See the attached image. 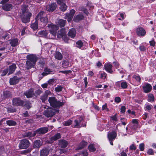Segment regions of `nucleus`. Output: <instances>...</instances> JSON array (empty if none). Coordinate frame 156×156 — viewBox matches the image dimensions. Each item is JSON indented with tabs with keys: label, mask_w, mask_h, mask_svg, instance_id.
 Listing matches in <instances>:
<instances>
[{
	"label": "nucleus",
	"mask_w": 156,
	"mask_h": 156,
	"mask_svg": "<svg viewBox=\"0 0 156 156\" xmlns=\"http://www.w3.org/2000/svg\"><path fill=\"white\" fill-rule=\"evenodd\" d=\"M20 79L16 76H14L12 78H10L9 83L11 85H15L19 82Z\"/></svg>",
	"instance_id": "obj_19"
},
{
	"label": "nucleus",
	"mask_w": 156,
	"mask_h": 156,
	"mask_svg": "<svg viewBox=\"0 0 156 156\" xmlns=\"http://www.w3.org/2000/svg\"><path fill=\"white\" fill-rule=\"evenodd\" d=\"M48 101L51 106L58 109L60 107L62 106L64 103L57 100L54 97L49 98Z\"/></svg>",
	"instance_id": "obj_1"
},
{
	"label": "nucleus",
	"mask_w": 156,
	"mask_h": 156,
	"mask_svg": "<svg viewBox=\"0 0 156 156\" xmlns=\"http://www.w3.org/2000/svg\"><path fill=\"white\" fill-rule=\"evenodd\" d=\"M24 104L23 100H21L19 98H15L13 99L12 104L13 105L16 106H22Z\"/></svg>",
	"instance_id": "obj_10"
},
{
	"label": "nucleus",
	"mask_w": 156,
	"mask_h": 156,
	"mask_svg": "<svg viewBox=\"0 0 156 156\" xmlns=\"http://www.w3.org/2000/svg\"><path fill=\"white\" fill-rule=\"evenodd\" d=\"M36 19L40 20V21L44 23H47L48 21V18L46 16V14L43 12H40L37 15Z\"/></svg>",
	"instance_id": "obj_5"
},
{
	"label": "nucleus",
	"mask_w": 156,
	"mask_h": 156,
	"mask_svg": "<svg viewBox=\"0 0 156 156\" xmlns=\"http://www.w3.org/2000/svg\"><path fill=\"white\" fill-rule=\"evenodd\" d=\"M57 5L55 3H52L51 4L47 5L46 10L48 11H53L55 9Z\"/></svg>",
	"instance_id": "obj_15"
},
{
	"label": "nucleus",
	"mask_w": 156,
	"mask_h": 156,
	"mask_svg": "<svg viewBox=\"0 0 156 156\" xmlns=\"http://www.w3.org/2000/svg\"><path fill=\"white\" fill-rule=\"evenodd\" d=\"M83 120L82 116H77V119L75 120L73 122V126L74 127L79 128L83 126L81 124Z\"/></svg>",
	"instance_id": "obj_6"
},
{
	"label": "nucleus",
	"mask_w": 156,
	"mask_h": 156,
	"mask_svg": "<svg viewBox=\"0 0 156 156\" xmlns=\"http://www.w3.org/2000/svg\"><path fill=\"white\" fill-rule=\"evenodd\" d=\"M63 89V87L61 85H58L55 88V90L56 92H59L61 91Z\"/></svg>",
	"instance_id": "obj_46"
},
{
	"label": "nucleus",
	"mask_w": 156,
	"mask_h": 156,
	"mask_svg": "<svg viewBox=\"0 0 156 156\" xmlns=\"http://www.w3.org/2000/svg\"><path fill=\"white\" fill-rule=\"evenodd\" d=\"M121 122L122 124L123 125H126L127 122V119H121Z\"/></svg>",
	"instance_id": "obj_54"
},
{
	"label": "nucleus",
	"mask_w": 156,
	"mask_h": 156,
	"mask_svg": "<svg viewBox=\"0 0 156 156\" xmlns=\"http://www.w3.org/2000/svg\"><path fill=\"white\" fill-rule=\"evenodd\" d=\"M65 32L63 30L61 29L60 31H58L57 34V36L58 38L63 37L65 35Z\"/></svg>",
	"instance_id": "obj_33"
},
{
	"label": "nucleus",
	"mask_w": 156,
	"mask_h": 156,
	"mask_svg": "<svg viewBox=\"0 0 156 156\" xmlns=\"http://www.w3.org/2000/svg\"><path fill=\"white\" fill-rule=\"evenodd\" d=\"M48 27L50 33L54 37L56 36L57 31L59 27L56 25L52 24V23L48 24Z\"/></svg>",
	"instance_id": "obj_7"
},
{
	"label": "nucleus",
	"mask_w": 156,
	"mask_h": 156,
	"mask_svg": "<svg viewBox=\"0 0 156 156\" xmlns=\"http://www.w3.org/2000/svg\"><path fill=\"white\" fill-rule=\"evenodd\" d=\"M36 63L31 61L29 60H27L26 61V66L27 69H29L35 66Z\"/></svg>",
	"instance_id": "obj_23"
},
{
	"label": "nucleus",
	"mask_w": 156,
	"mask_h": 156,
	"mask_svg": "<svg viewBox=\"0 0 156 156\" xmlns=\"http://www.w3.org/2000/svg\"><path fill=\"white\" fill-rule=\"evenodd\" d=\"M136 30L137 35L139 36H144L146 34V31L142 27L137 28Z\"/></svg>",
	"instance_id": "obj_13"
},
{
	"label": "nucleus",
	"mask_w": 156,
	"mask_h": 156,
	"mask_svg": "<svg viewBox=\"0 0 156 156\" xmlns=\"http://www.w3.org/2000/svg\"><path fill=\"white\" fill-rule=\"evenodd\" d=\"M128 86L127 83L125 81H122L121 82V87L122 89H126Z\"/></svg>",
	"instance_id": "obj_44"
},
{
	"label": "nucleus",
	"mask_w": 156,
	"mask_h": 156,
	"mask_svg": "<svg viewBox=\"0 0 156 156\" xmlns=\"http://www.w3.org/2000/svg\"><path fill=\"white\" fill-rule=\"evenodd\" d=\"M39 34L42 37H45L47 34V32L46 31L43 30L39 32Z\"/></svg>",
	"instance_id": "obj_47"
},
{
	"label": "nucleus",
	"mask_w": 156,
	"mask_h": 156,
	"mask_svg": "<svg viewBox=\"0 0 156 156\" xmlns=\"http://www.w3.org/2000/svg\"><path fill=\"white\" fill-rule=\"evenodd\" d=\"M148 101L152 102L154 101V97L152 94H150L148 95Z\"/></svg>",
	"instance_id": "obj_41"
},
{
	"label": "nucleus",
	"mask_w": 156,
	"mask_h": 156,
	"mask_svg": "<svg viewBox=\"0 0 156 156\" xmlns=\"http://www.w3.org/2000/svg\"><path fill=\"white\" fill-rule=\"evenodd\" d=\"M37 19L36 18V21L34 23H32L31 25V27L34 30H36L38 28V23Z\"/></svg>",
	"instance_id": "obj_34"
},
{
	"label": "nucleus",
	"mask_w": 156,
	"mask_h": 156,
	"mask_svg": "<svg viewBox=\"0 0 156 156\" xmlns=\"http://www.w3.org/2000/svg\"><path fill=\"white\" fill-rule=\"evenodd\" d=\"M152 107V105L149 103H146L145 105V110L146 111H149L151 109Z\"/></svg>",
	"instance_id": "obj_39"
},
{
	"label": "nucleus",
	"mask_w": 156,
	"mask_h": 156,
	"mask_svg": "<svg viewBox=\"0 0 156 156\" xmlns=\"http://www.w3.org/2000/svg\"><path fill=\"white\" fill-rule=\"evenodd\" d=\"M88 148L90 152H94L96 150L95 145L93 144H90L88 146Z\"/></svg>",
	"instance_id": "obj_37"
},
{
	"label": "nucleus",
	"mask_w": 156,
	"mask_h": 156,
	"mask_svg": "<svg viewBox=\"0 0 156 156\" xmlns=\"http://www.w3.org/2000/svg\"><path fill=\"white\" fill-rule=\"evenodd\" d=\"M55 58L58 60H61L63 56L61 53L59 52H56L55 55Z\"/></svg>",
	"instance_id": "obj_30"
},
{
	"label": "nucleus",
	"mask_w": 156,
	"mask_h": 156,
	"mask_svg": "<svg viewBox=\"0 0 156 156\" xmlns=\"http://www.w3.org/2000/svg\"><path fill=\"white\" fill-rule=\"evenodd\" d=\"M150 44L151 46L154 47L155 45V42L154 40H152L149 41Z\"/></svg>",
	"instance_id": "obj_62"
},
{
	"label": "nucleus",
	"mask_w": 156,
	"mask_h": 156,
	"mask_svg": "<svg viewBox=\"0 0 156 156\" xmlns=\"http://www.w3.org/2000/svg\"><path fill=\"white\" fill-rule=\"evenodd\" d=\"M138 125V119H135L132 120V123L129 124L128 126L129 128V132L130 134H133L136 132Z\"/></svg>",
	"instance_id": "obj_2"
},
{
	"label": "nucleus",
	"mask_w": 156,
	"mask_h": 156,
	"mask_svg": "<svg viewBox=\"0 0 156 156\" xmlns=\"http://www.w3.org/2000/svg\"><path fill=\"white\" fill-rule=\"evenodd\" d=\"M66 22V20L62 19H60L59 20L58 24L60 27H64Z\"/></svg>",
	"instance_id": "obj_31"
},
{
	"label": "nucleus",
	"mask_w": 156,
	"mask_h": 156,
	"mask_svg": "<svg viewBox=\"0 0 156 156\" xmlns=\"http://www.w3.org/2000/svg\"><path fill=\"white\" fill-rule=\"evenodd\" d=\"M3 9L5 11L10 10L12 8V5L10 4H7L4 5L2 7Z\"/></svg>",
	"instance_id": "obj_24"
},
{
	"label": "nucleus",
	"mask_w": 156,
	"mask_h": 156,
	"mask_svg": "<svg viewBox=\"0 0 156 156\" xmlns=\"http://www.w3.org/2000/svg\"><path fill=\"white\" fill-rule=\"evenodd\" d=\"M7 111L9 113H12L16 112V110L14 108H8L7 109Z\"/></svg>",
	"instance_id": "obj_51"
},
{
	"label": "nucleus",
	"mask_w": 156,
	"mask_h": 156,
	"mask_svg": "<svg viewBox=\"0 0 156 156\" xmlns=\"http://www.w3.org/2000/svg\"><path fill=\"white\" fill-rule=\"evenodd\" d=\"M75 12V11L74 9H71L70 11V13H67L66 14V17H65L64 18L66 19L67 18H68V21L69 22H71Z\"/></svg>",
	"instance_id": "obj_11"
},
{
	"label": "nucleus",
	"mask_w": 156,
	"mask_h": 156,
	"mask_svg": "<svg viewBox=\"0 0 156 156\" xmlns=\"http://www.w3.org/2000/svg\"><path fill=\"white\" fill-rule=\"evenodd\" d=\"M76 31L74 28H72L69 30L68 35L71 38H74L76 35Z\"/></svg>",
	"instance_id": "obj_22"
},
{
	"label": "nucleus",
	"mask_w": 156,
	"mask_h": 156,
	"mask_svg": "<svg viewBox=\"0 0 156 156\" xmlns=\"http://www.w3.org/2000/svg\"><path fill=\"white\" fill-rule=\"evenodd\" d=\"M23 104H24L25 106L27 109H29L31 107V104L28 101H26L25 103H24Z\"/></svg>",
	"instance_id": "obj_49"
},
{
	"label": "nucleus",
	"mask_w": 156,
	"mask_h": 156,
	"mask_svg": "<svg viewBox=\"0 0 156 156\" xmlns=\"http://www.w3.org/2000/svg\"><path fill=\"white\" fill-rule=\"evenodd\" d=\"M133 79H135L138 82H139L140 80V77L138 75H134L133 76Z\"/></svg>",
	"instance_id": "obj_55"
},
{
	"label": "nucleus",
	"mask_w": 156,
	"mask_h": 156,
	"mask_svg": "<svg viewBox=\"0 0 156 156\" xmlns=\"http://www.w3.org/2000/svg\"><path fill=\"white\" fill-rule=\"evenodd\" d=\"M48 128L46 127L40 128L37 129L36 131V133L44 134L47 133L48 131Z\"/></svg>",
	"instance_id": "obj_17"
},
{
	"label": "nucleus",
	"mask_w": 156,
	"mask_h": 156,
	"mask_svg": "<svg viewBox=\"0 0 156 156\" xmlns=\"http://www.w3.org/2000/svg\"><path fill=\"white\" fill-rule=\"evenodd\" d=\"M62 66L64 68H67L69 65V62L68 60H63L62 63Z\"/></svg>",
	"instance_id": "obj_36"
},
{
	"label": "nucleus",
	"mask_w": 156,
	"mask_h": 156,
	"mask_svg": "<svg viewBox=\"0 0 156 156\" xmlns=\"http://www.w3.org/2000/svg\"><path fill=\"white\" fill-rule=\"evenodd\" d=\"M76 46L80 48L83 46V43L81 41H79L76 43Z\"/></svg>",
	"instance_id": "obj_45"
},
{
	"label": "nucleus",
	"mask_w": 156,
	"mask_h": 156,
	"mask_svg": "<svg viewBox=\"0 0 156 156\" xmlns=\"http://www.w3.org/2000/svg\"><path fill=\"white\" fill-rule=\"evenodd\" d=\"M144 92L146 93L150 92L151 90L152 86L149 83H146L143 86Z\"/></svg>",
	"instance_id": "obj_18"
},
{
	"label": "nucleus",
	"mask_w": 156,
	"mask_h": 156,
	"mask_svg": "<svg viewBox=\"0 0 156 156\" xmlns=\"http://www.w3.org/2000/svg\"><path fill=\"white\" fill-rule=\"evenodd\" d=\"M112 65L110 63H106L104 66V68L105 70L110 73H112L113 72L112 69Z\"/></svg>",
	"instance_id": "obj_12"
},
{
	"label": "nucleus",
	"mask_w": 156,
	"mask_h": 156,
	"mask_svg": "<svg viewBox=\"0 0 156 156\" xmlns=\"http://www.w3.org/2000/svg\"><path fill=\"white\" fill-rule=\"evenodd\" d=\"M60 5L61 6L60 7V9L61 11L63 12H64L66 10L67 8V6L66 5L65 3H64Z\"/></svg>",
	"instance_id": "obj_38"
},
{
	"label": "nucleus",
	"mask_w": 156,
	"mask_h": 156,
	"mask_svg": "<svg viewBox=\"0 0 156 156\" xmlns=\"http://www.w3.org/2000/svg\"><path fill=\"white\" fill-rule=\"evenodd\" d=\"M147 153L149 155H152L154 154V152L152 149H149L147 151Z\"/></svg>",
	"instance_id": "obj_61"
},
{
	"label": "nucleus",
	"mask_w": 156,
	"mask_h": 156,
	"mask_svg": "<svg viewBox=\"0 0 156 156\" xmlns=\"http://www.w3.org/2000/svg\"><path fill=\"white\" fill-rule=\"evenodd\" d=\"M71 71L70 70H65V71H60L59 73H62L64 74H67L69 73H70Z\"/></svg>",
	"instance_id": "obj_57"
},
{
	"label": "nucleus",
	"mask_w": 156,
	"mask_h": 156,
	"mask_svg": "<svg viewBox=\"0 0 156 156\" xmlns=\"http://www.w3.org/2000/svg\"><path fill=\"white\" fill-rule=\"evenodd\" d=\"M87 153L86 151H83L76 155L77 156H87Z\"/></svg>",
	"instance_id": "obj_48"
},
{
	"label": "nucleus",
	"mask_w": 156,
	"mask_h": 156,
	"mask_svg": "<svg viewBox=\"0 0 156 156\" xmlns=\"http://www.w3.org/2000/svg\"><path fill=\"white\" fill-rule=\"evenodd\" d=\"M84 16L81 14H79L75 16L73 19V20L75 22H78L80 20L83 19Z\"/></svg>",
	"instance_id": "obj_25"
},
{
	"label": "nucleus",
	"mask_w": 156,
	"mask_h": 156,
	"mask_svg": "<svg viewBox=\"0 0 156 156\" xmlns=\"http://www.w3.org/2000/svg\"><path fill=\"white\" fill-rule=\"evenodd\" d=\"M16 68V65L15 64H13L12 65L9 66V72L8 74H12L15 70Z\"/></svg>",
	"instance_id": "obj_29"
},
{
	"label": "nucleus",
	"mask_w": 156,
	"mask_h": 156,
	"mask_svg": "<svg viewBox=\"0 0 156 156\" xmlns=\"http://www.w3.org/2000/svg\"><path fill=\"white\" fill-rule=\"evenodd\" d=\"M36 134V131H34L33 133L28 132L26 133V136L27 137L34 136Z\"/></svg>",
	"instance_id": "obj_40"
},
{
	"label": "nucleus",
	"mask_w": 156,
	"mask_h": 156,
	"mask_svg": "<svg viewBox=\"0 0 156 156\" xmlns=\"http://www.w3.org/2000/svg\"><path fill=\"white\" fill-rule=\"evenodd\" d=\"M6 124L9 126H15L17 124L16 122L13 120H9L7 121Z\"/></svg>",
	"instance_id": "obj_35"
},
{
	"label": "nucleus",
	"mask_w": 156,
	"mask_h": 156,
	"mask_svg": "<svg viewBox=\"0 0 156 156\" xmlns=\"http://www.w3.org/2000/svg\"><path fill=\"white\" fill-rule=\"evenodd\" d=\"M48 97L44 94L41 97V99L42 100V102H44L47 99Z\"/></svg>",
	"instance_id": "obj_50"
},
{
	"label": "nucleus",
	"mask_w": 156,
	"mask_h": 156,
	"mask_svg": "<svg viewBox=\"0 0 156 156\" xmlns=\"http://www.w3.org/2000/svg\"><path fill=\"white\" fill-rule=\"evenodd\" d=\"M27 58L28 60L32 61L35 63H36L37 59V56L34 54H30L27 55Z\"/></svg>",
	"instance_id": "obj_16"
},
{
	"label": "nucleus",
	"mask_w": 156,
	"mask_h": 156,
	"mask_svg": "<svg viewBox=\"0 0 156 156\" xmlns=\"http://www.w3.org/2000/svg\"><path fill=\"white\" fill-rule=\"evenodd\" d=\"M24 94L28 98L32 97L34 95V90L32 89H30L27 91L24 92Z\"/></svg>",
	"instance_id": "obj_20"
},
{
	"label": "nucleus",
	"mask_w": 156,
	"mask_h": 156,
	"mask_svg": "<svg viewBox=\"0 0 156 156\" xmlns=\"http://www.w3.org/2000/svg\"><path fill=\"white\" fill-rule=\"evenodd\" d=\"M144 144L143 143L139 145V148L141 151H143L144 149Z\"/></svg>",
	"instance_id": "obj_60"
},
{
	"label": "nucleus",
	"mask_w": 156,
	"mask_h": 156,
	"mask_svg": "<svg viewBox=\"0 0 156 156\" xmlns=\"http://www.w3.org/2000/svg\"><path fill=\"white\" fill-rule=\"evenodd\" d=\"M41 88H39L35 92V95H39L42 92Z\"/></svg>",
	"instance_id": "obj_52"
},
{
	"label": "nucleus",
	"mask_w": 156,
	"mask_h": 156,
	"mask_svg": "<svg viewBox=\"0 0 156 156\" xmlns=\"http://www.w3.org/2000/svg\"><path fill=\"white\" fill-rule=\"evenodd\" d=\"M100 78L105 81V80L107 77V74L104 72H100L99 74Z\"/></svg>",
	"instance_id": "obj_28"
},
{
	"label": "nucleus",
	"mask_w": 156,
	"mask_h": 156,
	"mask_svg": "<svg viewBox=\"0 0 156 156\" xmlns=\"http://www.w3.org/2000/svg\"><path fill=\"white\" fill-rule=\"evenodd\" d=\"M9 43L12 46L15 47L19 44L18 39L16 38L11 40H10Z\"/></svg>",
	"instance_id": "obj_27"
},
{
	"label": "nucleus",
	"mask_w": 156,
	"mask_h": 156,
	"mask_svg": "<svg viewBox=\"0 0 156 156\" xmlns=\"http://www.w3.org/2000/svg\"><path fill=\"white\" fill-rule=\"evenodd\" d=\"M117 133L116 132L114 131H113L111 132L108 133V137L110 141V144L111 145H113L112 141L115 139Z\"/></svg>",
	"instance_id": "obj_9"
},
{
	"label": "nucleus",
	"mask_w": 156,
	"mask_h": 156,
	"mask_svg": "<svg viewBox=\"0 0 156 156\" xmlns=\"http://www.w3.org/2000/svg\"><path fill=\"white\" fill-rule=\"evenodd\" d=\"M3 95L5 97H7L10 95V93L9 91H5L4 92Z\"/></svg>",
	"instance_id": "obj_59"
},
{
	"label": "nucleus",
	"mask_w": 156,
	"mask_h": 156,
	"mask_svg": "<svg viewBox=\"0 0 156 156\" xmlns=\"http://www.w3.org/2000/svg\"><path fill=\"white\" fill-rule=\"evenodd\" d=\"M54 73L53 71H52L50 69L45 68L44 69V72L42 73V75L43 76H45L49 74H53Z\"/></svg>",
	"instance_id": "obj_21"
},
{
	"label": "nucleus",
	"mask_w": 156,
	"mask_h": 156,
	"mask_svg": "<svg viewBox=\"0 0 156 156\" xmlns=\"http://www.w3.org/2000/svg\"><path fill=\"white\" fill-rule=\"evenodd\" d=\"M30 145L29 141L26 139L22 140L19 144V147L20 149H25L28 148Z\"/></svg>",
	"instance_id": "obj_8"
},
{
	"label": "nucleus",
	"mask_w": 156,
	"mask_h": 156,
	"mask_svg": "<svg viewBox=\"0 0 156 156\" xmlns=\"http://www.w3.org/2000/svg\"><path fill=\"white\" fill-rule=\"evenodd\" d=\"M8 69H6L5 70H4L2 73L1 74V76H4L6 75V74L8 72Z\"/></svg>",
	"instance_id": "obj_58"
},
{
	"label": "nucleus",
	"mask_w": 156,
	"mask_h": 156,
	"mask_svg": "<svg viewBox=\"0 0 156 156\" xmlns=\"http://www.w3.org/2000/svg\"><path fill=\"white\" fill-rule=\"evenodd\" d=\"M41 145V141L39 140H37L34 142V148H38Z\"/></svg>",
	"instance_id": "obj_32"
},
{
	"label": "nucleus",
	"mask_w": 156,
	"mask_h": 156,
	"mask_svg": "<svg viewBox=\"0 0 156 156\" xmlns=\"http://www.w3.org/2000/svg\"><path fill=\"white\" fill-rule=\"evenodd\" d=\"M102 109L103 110H105L106 111L109 110L108 108H107V104L106 103L102 106Z\"/></svg>",
	"instance_id": "obj_56"
},
{
	"label": "nucleus",
	"mask_w": 156,
	"mask_h": 156,
	"mask_svg": "<svg viewBox=\"0 0 156 156\" xmlns=\"http://www.w3.org/2000/svg\"><path fill=\"white\" fill-rule=\"evenodd\" d=\"M68 144V143L66 141L61 140L59 141V145L61 148H65L67 146Z\"/></svg>",
	"instance_id": "obj_26"
},
{
	"label": "nucleus",
	"mask_w": 156,
	"mask_h": 156,
	"mask_svg": "<svg viewBox=\"0 0 156 156\" xmlns=\"http://www.w3.org/2000/svg\"><path fill=\"white\" fill-rule=\"evenodd\" d=\"M58 109H55L51 107H48L44 112V114L47 117H51L54 115L56 112H58Z\"/></svg>",
	"instance_id": "obj_3"
},
{
	"label": "nucleus",
	"mask_w": 156,
	"mask_h": 156,
	"mask_svg": "<svg viewBox=\"0 0 156 156\" xmlns=\"http://www.w3.org/2000/svg\"><path fill=\"white\" fill-rule=\"evenodd\" d=\"M72 121L71 120H69L67 121L64 122L62 123V124L64 126H69L71 124H72Z\"/></svg>",
	"instance_id": "obj_43"
},
{
	"label": "nucleus",
	"mask_w": 156,
	"mask_h": 156,
	"mask_svg": "<svg viewBox=\"0 0 156 156\" xmlns=\"http://www.w3.org/2000/svg\"><path fill=\"white\" fill-rule=\"evenodd\" d=\"M87 145V142L83 141L81 143L80 145L81 146L79 148V149H82L83 148V147H84L85 146H86Z\"/></svg>",
	"instance_id": "obj_53"
},
{
	"label": "nucleus",
	"mask_w": 156,
	"mask_h": 156,
	"mask_svg": "<svg viewBox=\"0 0 156 156\" xmlns=\"http://www.w3.org/2000/svg\"><path fill=\"white\" fill-rule=\"evenodd\" d=\"M23 15L22 16V20L24 23H27L30 21V17L31 16L32 14L31 13L27 11L24 12L22 11Z\"/></svg>",
	"instance_id": "obj_4"
},
{
	"label": "nucleus",
	"mask_w": 156,
	"mask_h": 156,
	"mask_svg": "<svg viewBox=\"0 0 156 156\" xmlns=\"http://www.w3.org/2000/svg\"><path fill=\"white\" fill-rule=\"evenodd\" d=\"M26 29V27H23L22 31H21V35L22 36L24 35L26 33V32L25 31V30Z\"/></svg>",
	"instance_id": "obj_63"
},
{
	"label": "nucleus",
	"mask_w": 156,
	"mask_h": 156,
	"mask_svg": "<svg viewBox=\"0 0 156 156\" xmlns=\"http://www.w3.org/2000/svg\"><path fill=\"white\" fill-rule=\"evenodd\" d=\"M52 150L51 148H44L41 151L40 156H47L49 152Z\"/></svg>",
	"instance_id": "obj_14"
},
{
	"label": "nucleus",
	"mask_w": 156,
	"mask_h": 156,
	"mask_svg": "<svg viewBox=\"0 0 156 156\" xmlns=\"http://www.w3.org/2000/svg\"><path fill=\"white\" fill-rule=\"evenodd\" d=\"M61 136L59 133H57L54 136L52 137L51 139L52 140H55L59 139L61 138Z\"/></svg>",
	"instance_id": "obj_42"
},
{
	"label": "nucleus",
	"mask_w": 156,
	"mask_h": 156,
	"mask_svg": "<svg viewBox=\"0 0 156 156\" xmlns=\"http://www.w3.org/2000/svg\"><path fill=\"white\" fill-rule=\"evenodd\" d=\"M136 149V146L134 145V144H132L129 147V149L130 150H135Z\"/></svg>",
	"instance_id": "obj_64"
}]
</instances>
